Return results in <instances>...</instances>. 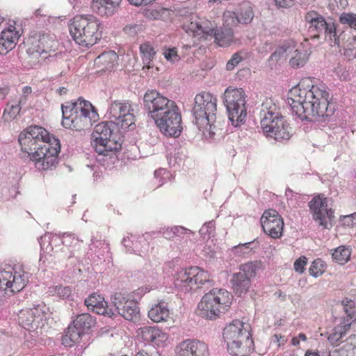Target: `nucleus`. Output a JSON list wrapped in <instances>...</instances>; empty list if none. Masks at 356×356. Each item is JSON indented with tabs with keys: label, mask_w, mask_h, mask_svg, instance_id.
<instances>
[{
	"label": "nucleus",
	"mask_w": 356,
	"mask_h": 356,
	"mask_svg": "<svg viewBox=\"0 0 356 356\" xmlns=\"http://www.w3.org/2000/svg\"><path fill=\"white\" fill-rule=\"evenodd\" d=\"M330 93L323 84H314L311 78L302 79L288 94V103L301 120L316 122L330 117L334 108L330 102Z\"/></svg>",
	"instance_id": "nucleus-1"
},
{
	"label": "nucleus",
	"mask_w": 356,
	"mask_h": 356,
	"mask_svg": "<svg viewBox=\"0 0 356 356\" xmlns=\"http://www.w3.org/2000/svg\"><path fill=\"white\" fill-rule=\"evenodd\" d=\"M61 108L62 125L73 131L88 129L99 119L97 109L90 102L81 97L76 101L65 102Z\"/></svg>",
	"instance_id": "nucleus-2"
},
{
	"label": "nucleus",
	"mask_w": 356,
	"mask_h": 356,
	"mask_svg": "<svg viewBox=\"0 0 356 356\" xmlns=\"http://www.w3.org/2000/svg\"><path fill=\"white\" fill-rule=\"evenodd\" d=\"M102 29V22L93 15H76L70 25V33L74 42L86 48L93 46L101 40Z\"/></svg>",
	"instance_id": "nucleus-3"
},
{
	"label": "nucleus",
	"mask_w": 356,
	"mask_h": 356,
	"mask_svg": "<svg viewBox=\"0 0 356 356\" xmlns=\"http://www.w3.org/2000/svg\"><path fill=\"white\" fill-rule=\"evenodd\" d=\"M223 338L233 356H248L253 350L250 326L238 319L233 320L225 327Z\"/></svg>",
	"instance_id": "nucleus-4"
},
{
	"label": "nucleus",
	"mask_w": 356,
	"mask_h": 356,
	"mask_svg": "<svg viewBox=\"0 0 356 356\" xmlns=\"http://www.w3.org/2000/svg\"><path fill=\"white\" fill-rule=\"evenodd\" d=\"M232 294L225 289L214 288L206 293L197 307V314L208 320H216L228 312L233 302Z\"/></svg>",
	"instance_id": "nucleus-5"
},
{
	"label": "nucleus",
	"mask_w": 356,
	"mask_h": 356,
	"mask_svg": "<svg viewBox=\"0 0 356 356\" xmlns=\"http://www.w3.org/2000/svg\"><path fill=\"white\" fill-rule=\"evenodd\" d=\"M193 108L195 123L204 135L208 134L211 137L215 135L216 112L217 99L211 93L202 92L196 95Z\"/></svg>",
	"instance_id": "nucleus-6"
},
{
	"label": "nucleus",
	"mask_w": 356,
	"mask_h": 356,
	"mask_svg": "<svg viewBox=\"0 0 356 356\" xmlns=\"http://www.w3.org/2000/svg\"><path fill=\"white\" fill-rule=\"evenodd\" d=\"M54 137L42 127L30 126L19 134L18 141L22 152L31 159Z\"/></svg>",
	"instance_id": "nucleus-7"
},
{
	"label": "nucleus",
	"mask_w": 356,
	"mask_h": 356,
	"mask_svg": "<svg viewBox=\"0 0 356 356\" xmlns=\"http://www.w3.org/2000/svg\"><path fill=\"white\" fill-rule=\"evenodd\" d=\"M247 95L239 88L228 87L224 92V104L227 108L228 117L234 127L243 124L247 117Z\"/></svg>",
	"instance_id": "nucleus-8"
},
{
	"label": "nucleus",
	"mask_w": 356,
	"mask_h": 356,
	"mask_svg": "<svg viewBox=\"0 0 356 356\" xmlns=\"http://www.w3.org/2000/svg\"><path fill=\"white\" fill-rule=\"evenodd\" d=\"M210 282V273L197 266L182 268L174 276L175 286L184 293L196 291Z\"/></svg>",
	"instance_id": "nucleus-9"
},
{
	"label": "nucleus",
	"mask_w": 356,
	"mask_h": 356,
	"mask_svg": "<svg viewBox=\"0 0 356 356\" xmlns=\"http://www.w3.org/2000/svg\"><path fill=\"white\" fill-rule=\"evenodd\" d=\"M112 127V123L102 122L95 128L92 135V145L99 154L108 155L110 152L121 149L120 138Z\"/></svg>",
	"instance_id": "nucleus-10"
},
{
	"label": "nucleus",
	"mask_w": 356,
	"mask_h": 356,
	"mask_svg": "<svg viewBox=\"0 0 356 356\" xmlns=\"http://www.w3.org/2000/svg\"><path fill=\"white\" fill-rule=\"evenodd\" d=\"M304 22L311 38L318 39L323 34L329 38L334 44L339 43L337 38L336 25L333 22H327L325 17L314 10H309L304 15Z\"/></svg>",
	"instance_id": "nucleus-11"
},
{
	"label": "nucleus",
	"mask_w": 356,
	"mask_h": 356,
	"mask_svg": "<svg viewBox=\"0 0 356 356\" xmlns=\"http://www.w3.org/2000/svg\"><path fill=\"white\" fill-rule=\"evenodd\" d=\"M144 104L150 117L155 121L170 112L178 110L175 101L162 95L155 90H147L144 95Z\"/></svg>",
	"instance_id": "nucleus-12"
},
{
	"label": "nucleus",
	"mask_w": 356,
	"mask_h": 356,
	"mask_svg": "<svg viewBox=\"0 0 356 356\" xmlns=\"http://www.w3.org/2000/svg\"><path fill=\"white\" fill-rule=\"evenodd\" d=\"M28 282V274L21 266H7L0 271V286L6 292L18 293Z\"/></svg>",
	"instance_id": "nucleus-13"
},
{
	"label": "nucleus",
	"mask_w": 356,
	"mask_h": 356,
	"mask_svg": "<svg viewBox=\"0 0 356 356\" xmlns=\"http://www.w3.org/2000/svg\"><path fill=\"white\" fill-rule=\"evenodd\" d=\"M60 151V140L54 137L49 140L43 149L39 150L30 160L34 162L35 167L39 170H52L58 162Z\"/></svg>",
	"instance_id": "nucleus-14"
},
{
	"label": "nucleus",
	"mask_w": 356,
	"mask_h": 356,
	"mask_svg": "<svg viewBox=\"0 0 356 356\" xmlns=\"http://www.w3.org/2000/svg\"><path fill=\"white\" fill-rule=\"evenodd\" d=\"M109 118L124 130L135 127L134 110L129 102H113L109 108Z\"/></svg>",
	"instance_id": "nucleus-15"
},
{
	"label": "nucleus",
	"mask_w": 356,
	"mask_h": 356,
	"mask_svg": "<svg viewBox=\"0 0 356 356\" xmlns=\"http://www.w3.org/2000/svg\"><path fill=\"white\" fill-rule=\"evenodd\" d=\"M257 265L254 262H248L240 266L239 271L234 273L230 280L234 292L241 296L249 291L251 280L256 276Z\"/></svg>",
	"instance_id": "nucleus-16"
},
{
	"label": "nucleus",
	"mask_w": 356,
	"mask_h": 356,
	"mask_svg": "<svg viewBox=\"0 0 356 356\" xmlns=\"http://www.w3.org/2000/svg\"><path fill=\"white\" fill-rule=\"evenodd\" d=\"M261 225L264 233L272 238L277 239L282 236L284 223L276 210H266L261 217Z\"/></svg>",
	"instance_id": "nucleus-17"
},
{
	"label": "nucleus",
	"mask_w": 356,
	"mask_h": 356,
	"mask_svg": "<svg viewBox=\"0 0 356 356\" xmlns=\"http://www.w3.org/2000/svg\"><path fill=\"white\" fill-rule=\"evenodd\" d=\"M113 303L118 314L126 320L136 321L140 318V309L138 302L128 298L120 292L115 293L113 296Z\"/></svg>",
	"instance_id": "nucleus-18"
},
{
	"label": "nucleus",
	"mask_w": 356,
	"mask_h": 356,
	"mask_svg": "<svg viewBox=\"0 0 356 356\" xmlns=\"http://www.w3.org/2000/svg\"><path fill=\"white\" fill-rule=\"evenodd\" d=\"M309 206L313 213L314 220L318 222L320 226L328 228V222L334 216L332 209H327V198L323 195H318L310 201Z\"/></svg>",
	"instance_id": "nucleus-19"
},
{
	"label": "nucleus",
	"mask_w": 356,
	"mask_h": 356,
	"mask_svg": "<svg viewBox=\"0 0 356 356\" xmlns=\"http://www.w3.org/2000/svg\"><path fill=\"white\" fill-rule=\"evenodd\" d=\"M175 356H209L208 345L197 339H186L175 348Z\"/></svg>",
	"instance_id": "nucleus-20"
},
{
	"label": "nucleus",
	"mask_w": 356,
	"mask_h": 356,
	"mask_svg": "<svg viewBox=\"0 0 356 356\" xmlns=\"http://www.w3.org/2000/svg\"><path fill=\"white\" fill-rule=\"evenodd\" d=\"M160 131L168 136L177 137L182 129L181 115L179 108L154 121Z\"/></svg>",
	"instance_id": "nucleus-21"
},
{
	"label": "nucleus",
	"mask_w": 356,
	"mask_h": 356,
	"mask_svg": "<svg viewBox=\"0 0 356 356\" xmlns=\"http://www.w3.org/2000/svg\"><path fill=\"white\" fill-rule=\"evenodd\" d=\"M264 134L278 142L288 140L291 137V128L284 117L278 118L272 123L261 127Z\"/></svg>",
	"instance_id": "nucleus-22"
},
{
	"label": "nucleus",
	"mask_w": 356,
	"mask_h": 356,
	"mask_svg": "<svg viewBox=\"0 0 356 356\" xmlns=\"http://www.w3.org/2000/svg\"><path fill=\"white\" fill-rule=\"evenodd\" d=\"M183 29L188 35L200 41L213 35L214 26L209 20L195 19L185 23Z\"/></svg>",
	"instance_id": "nucleus-23"
},
{
	"label": "nucleus",
	"mask_w": 356,
	"mask_h": 356,
	"mask_svg": "<svg viewBox=\"0 0 356 356\" xmlns=\"http://www.w3.org/2000/svg\"><path fill=\"white\" fill-rule=\"evenodd\" d=\"M44 312L40 306L22 309L18 314L19 323L26 330L36 329L42 321Z\"/></svg>",
	"instance_id": "nucleus-24"
},
{
	"label": "nucleus",
	"mask_w": 356,
	"mask_h": 356,
	"mask_svg": "<svg viewBox=\"0 0 356 356\" xmlns=\"http://www.w3.org/2000/svg\"><path fill=\"white\" fill-rule=\"evenodd\" d=\"M19 38V33L13 26L3 29L0 35V54L6 55L14 49Z\"/></svg>",
	"instance_id": "nucleus-25"
},
{
	"label": "nucleus",
	"mask_w": 356,
	"mask_h": 356,
	"mask_svg": "<svg viewBox=\"0 0 356 356\" xmlns=\"http://www.w3.org/2000/svg\"><path fill=\"white\" fill-rule=\"evenodd\" d=\"M261 127L272 123L273 121L283 117L280 113V108L272 98H266L261 108Z\"/></svg>",
	"instance_id": "nucleus-26"
},
{
	"label": "nucleus",
	"mask_w": 356,
	"mask_h": 356,
	"mask_svg": "<svg viewBox=\"0 0 356 356\" xmlns=\"http://www.w3.org/2000/svg\"><path fill=\"white\" fill-rule=\"evenodd\" d=\"M122 0H92L91 9L100 17H111L117 11Z\"/></svg>",
	"instance_id": "nucleus-27"
},
{
	"label": "nucleus",
	"mask_w": 356,
	"mask_h": 356,
	"mask_svg": "<svg viewBox=\"0 0 356 356\" xmlns=\"http://www.w3.org/2000/svg\"><path fill=\"white\" fill-rule=\"evenodd\" d=\"M311 53L309 40L305 38L300 46L292 53L289 59L290 66L294 69L302 67L307 63Z\"/></svg>",
	"instance_id": "nucleus-28"
},
{
	"label": "nucleus",
	"mask_w": 356,
	"mask_h": 356,
	"mask_svg": "<svg viewBox=\"0 0 356 356\" xmlns=\"http://www.w3.org/2000/svg\"><path fill=\"white\" fill-rule=\"evenodd\" d=\"M118 55L112 50L99 55L95 60V65L99 71L111 72L118 65Z\"/></svg>",
	"instance_id": "nucleus-29"
},
{
	"label": "nucleus",
	"mask_w": 356,
	"mask_h": 356,
	"mask_svg": "<svg viewBox=\"0 0 356 356\" xmlns=\"http://www.w3.org/2000/svg\"><path fill=\"white\" fill-rule=\"evenodd\" d=\"M54 40L48 35H42L37 40H34L28 49V52L31 55H42L52 51Z\"/></svg>",
	"instance_id": "nucleus-30"
},
{
	"label": "nucleus",
	"mask_w": 356,
	"mask_h": 356,
	"mask_svg": "<svg viewBox=\"0 0 356 356\" xmlns=\"http://www.w3.org/2000/svg\"><path fill=\"white\" fill-rule=\"evenodd\" d=\"M84 303L88 309L98 314H109L107 302L102 295L97 293L90 295L85 299Z\"/></svg>",
	"instance_id": "nucleus-31"
},
{
	"label": "nucleus",
	"mask_w": 356,
	"mask_h": 356,
	"mask_svg": "<svg viewBox=\"0 0 356 356\" xmlns=\"http://www.w3.org/2000/svg\"><path fill=\"white\" fill-rule=\"evenodd\" d=\"M225 17H230L233 22L236 19L239 23L248 24L252 22L254 17L252 5L250 2H244L241 5L238 15H236L234 13H228L225 15Z\"/></svg>",
	"instance_id": "nucleus-32"
},
{
	"label": "nucleus",
	"mask_w": 356,
	"mask_h": 356,
	"mask_svg": "<svg viewBox=\"0 0 356 356\" xmlns=\"http://www.w3.org/2000/svg\"><path fill=\"white\" fill-rule=\"evenodd\" d=\"M26 97L22 96L17 100H13L6 104L2 118L6 122H11L19 114L22 106L26 103Z\"/></svg>",
	"instance_id": "nucleus-33"
},
{
	"label": "nucleus",
	"mask_w": 356,
	"mask_h": 356,
	"mask_svg": "<svg viewBox=\"0 0 356 356\" xmlns=\"http://www.w3.org/2000/svg\"><path fill=\"white\" fill-rule=\"evenodd\" d=\"M72 323L84 335L95 325L96 319L90 314L83 313L77 315Z\"/></svg>",
	"instance_id": "nucleus-34"
},
{
	"label": "nucleus",
	"mask_w": 356,
	"mask_h": 356,
	"mask_svg": "<svg viewBox=\"0 0 356 356\" xmlns=\"http://www.w3.org/2000/svg\"><path fill=\"white\" fill-rule=\"evenodd\" d=\"M170 316V310L163 302L154 305L148 312V317L155 323L168 321Z\"/></svg>",
	"instance_id": "nucleus-35"
},
{
	"label": "nucleus",
	"mask_w": 356,
	"mask_h": 356,
	"mask_svg": "<svg viewBox=\"0 0 356 356\" xmlns=\"http://www.w3.org/2000/svg\"><path fill=\"white\" fill-rule=\"evenodd\" d=\"M82 336L83 334L71 323L62 337V344L65 347H72L81 341Z\"/></svg>",
	"instance_id": "nucleus-36"
},
{
	"label": "nucleus",
	"mask_w": 356,
	"mask_h": 356,
	"mask_svg": "<svg viewBox=\"0 0 356 356\" xmlns=\"http://www.w3.org/2000/svg\"><path fill=\"white\" fill-rule=\"evenodd\" d=\"M216 42L220 47H227L234 42V32L229 28H223L213 31Z\"/></svg>",
	"instance_id": "nucleus-37"
},
{
	"label": "nucleus",
	"mask_w": 356,
	"mask_h": 356,
	"mask_svg": "<svg viewBox=\"0 0 356 356\" xmlns=\"http://www.w3.org/2000/svg\"><path fill=\"white\" fill-rule=\"evenodd\" d=\"M140 53L143 62L145 64L143 67V70L152 68V61L156 55V51L152 44L148 42L141 44L140 46Z\"/></svg>",
	"instance_id": "nucleus-38"
},
{
	"label": "nucleus",
	"mask_w": 356,
	"mask_h": 356,
	"mask_svg": "<svg viewBox=\"0 0 356 356\" xmlns=\"http://www.w3.org/2000/svg\"><path fill=\"white\" fill-rule=\"evenodd\" d=\"M351 250L346 246L337 248L332 254L333 260L340 265L346 264L350 258Z\"/></svg>",
	"instance_id": "nucleus-39"
},
{
	"label": "nucleus",
	"mask_w": 356,
	"mask_h": 356,
	"mask_svg": "<svg viewBox=\"0 0 356 356\" xmlns=\"http://www.w3.org/2000/svg\"><path fill=\"white\" fill-rule=\"evenodd\" d=\"M350 323H346L343 326L335 327L332 332L327 337L328 341L332 346H337L340 343L342 337L346 333L347 330L350 328Z\"/></svg>",
	"instance_id": "nucleus-40"
},
{
	"label": "nucleus",
	"mask_w": 356,
	"mask_h": 356,
	"mask_svg": "<svg viewBox=\"0 0 356 356\" xmlns=\"http://www.w3.org/2000/svg\"><path fill=\"white\" fill-rule=\"evenodd\" d=\"M172 11L168 8L149 9L145 13V16L150 19L168 20L170 18Z\"/></svg>",
	"instance_id": "nucleus-41"
},
{
	"label": "nucleus",
	"mask_w": 356,
	"mask_h": 356,
	"mask_svg": "<svg viewBox=\"0 0 356 356\" xmlns=\"http://www.w3.org/2000/svg\"><path fill=\"white\" fill-rule=\"evenodd\" d=\"M341 305L343 307V311L346 314V321L347 323H350L355 317V302L350 298H345L341 301Z\"/></svg>",
	"instance_id": "nucleus-42"
},
{
	"label": "nucleus",
	"mask_w": 356,
	"mask_h": 356,
	"mask_svg": "<svg viewBox=\"0 0 356 356\" xmlns=\"http://www.w3.org/2000/svg\"><path fill=\"white\" fill-rule=\"evenodd\" d=\"M48 292L51 296H58L65 299L69 298L72 294V289L68 286H52L49 288Z\"/></svg>",
	"instance_id": "nucleus-43"
},
{
	"label": "nucleus",
	"mask_w": 356,
	"mask_h": 356,
	"mask_svg": "<svg viewBox=\"0 0 356 356\" xmlns=\"http://www.w3.org/2000/svg\"><path fill=\"white\" fill-rule=\"evenodd\" d=\"M156 329V326H145L140 327L136 331L137 337H140L144 341L152 342Z\"/></svg>",
	"instance_id": "nucleus-44"
},
{
	"label": "nucleus",
	"mask_w": 356,
	"mask_h": 356,
	"mask_svg": "<svg viewBox=\"0 0 356 356\" xmlns=\"http://www.w3.org/2000/svg\"><path fill=\"white\" fill-rule=\"evenodd\" d=\"M325 268L326 266L324 261L321 259H316L312 262L309 268V273L312 276L317 277L325 271Z\"/></svg>",
	"instance_id": "nucleus-45"
},
{
	"label": "nucleus",
	"mask_w": 356,
	"mask_h": 356,
	"mask_svg": "<svg viewBox=\"0 0 356 356\" xmlns=\"http://www.w3.org/2000/svg\"><path fill=\"white\" fill-rule=\"evenodd\" d=\"M168 334L156 327L152 343L159 347H163L166 346V342L168 341Z\"/></svg>",
	"instance_id": "nucleus-46"
},
{
	"label": "nucleus",
	"mask_w": 356,
	"mask_h": 356,
	"mask_svg": "<svg viewBox=\"0 0 356 356\" xmlns=\"http://www.w3.org/2000/svg\"><path fill=\"white\" fill-rule=\"evenodd\" d=\"M341 24L348 25L351 29L356 30V14L352 13H343L339 17Z\"/></svg>",
	"instance_id": "nucleus-47"
},
{
	"label": "nucleus",
	"mask_w": 356,
	"mask_h": 356,
	"mask_svg": "<svg viewBox=\"0 0 356 356\" xmlns=\"http://www.w3.org/2000/svg\"><path fill=\"white\" fill-rule=\"evenodd\" d=\"M243 54V51H238L234 54L232 58L227 62L226 65V69L227 70H232L242 60Z\"/></svg>",
	"instance_id": "nucleus-48"
},
{
	"label": "nucleus",
	"mask_w": 356,
	"mask_h": 356,
	"mask_svg": "<svg viewBox=\"0 0 356 356\" xmlns=\"http://www.w3.org/2000/svg\"><path fill=\"white\" fill-rule=\"evenodd\" d=\"M165 58L172 63L177 62L179 60V56L177 54L176 48H170L163 52Z\"/></svg>",
	"instance_id": "nucleus-49"
},
{
	"label": "nucleus",
	"mask_w": 356,
	"mask_h": 356,
	"mask_svg": "<svg viewBox=\"0 0 356 356\" xmlns=\"http://www.w3.org/2000/svg\"><path fill=\"white\" fill-rule=\"evenodd\" d=\"M306 265L307 258L305 256H302L294 262L293 268L296 272L302 273Z\"/></svg>",
	"instance_id": "nucleus-50"
},
{
	"label": "nucleus",
	"mask_w": 356,
	"mask_h": 356,
	"mask_svg": "<svg viewBox=\"0 0 356 356\" xmlns=\"http://www.w3.org/2000/svg\"><path fill=\"white\" fill-rule=\"evenodd\" d=\"M277 8H288L293 5L294 0H273Z\"/></svg>",
	"instance_id": "nucleus-51"
},
{
	"label": "nucleus",
	"mask_w": 356,
	"mask_h": 356,
	"mask_svg": "<svg viewBox=\"0 0 356 356\" xmlns=\"http://www.w3.org/2000/svg\"><path fill=\"white\" fill-rule=\"evenodd\" d=\"M273 337L274 342L276 343L279 347L283 346L286 343L284 337L280 334H275Z\"/></svg>",
	"instance_id": "nucleus-52"
},
{
	"label": "nucleus",
	"mask_w": 356,
	"mask_h": 356,
	"mask_svg": "<svg viewBox=\"0 0 356 356\" xmlns=\"http://www.w3.org/2000/svg\"><path fill=\"white\" fill-rule=\"evenodd\" d=\"M346 49L348 50H355L356 49V38L352 37L348 39Z\"/></svg>",
	"instance_id": "nucleus-53"
},
{
	"label": "nucleus",
	"mask_w": 356,
	"mask_h": 356,
	"mask_svg": "<svg viewBox=\"0 0 356 356\" xmlns=\"http://www.w3.org/2000/svg\"><path fill=\"white\" fill-rule=\"evenodd\" d=\"M302 6H308L314 3L316 0H296Z\"/></svg>",
	"instance_id": "nucleus-54"
},
{
	"label": "nucleus",
	"mask_w": 356,
	"mask_h": 356,
	"mask_svg": "<svg viewBox=\"0 0 356 356\" xmlns=\"http://www.w3.org/2000/svg\"><path fill=\"white\" fill-rule=\"evenodd\" d=\"M8 90L6 88L0 87V99H3L8 95Z\"/></svg>",
	"instance_id": "nucleus-55"
},
{
	"label": "nucleus",
	"mask_w": 356,
	"mask_h": 356,
	"mask_svg": "<svg viewBox=\"0 0 356 356\" xmlns=\"http://www.w3.org/2000/svg\"><path fill=\"white\" fill-rule=\"evenodd\" d=\"M291 344L294 346H298L300 344V340L298 336L294 337L291 339Z\"/></svg>",
	"instance_id": "nucleus-56"
},
{
	"label": "nucleus",
	"mask_w": 356,
	"mask_h": 356,
	"mask_svg": "<svg viewBox=\"0 0 356 356\" xmlns=\"http://www.w3.org/2000/svg\"><path fill=\"white\" fill-rule=\"evenodd\" d=\"M136 356H151L147 351L144 350H139Z\"/></svg>",
	"instance_id": "nucleus-57"
},
{
	"label": "nucleus",
	"mask_w": 356,
	"mask_h": 356,
	"mask_svg": "<svg viewBox=\"0 0 356 356\" xmlns=\"http://www.w3.org/2000/svg\"><path fill=\"white\" fill-rule=\"evenodd\" d=\"M305 356H321L318 353L312 350H307Z\"/></svg>",
	"instance_id": "nucleus-58"
},
{
	"label": "nucleus",
	"mask_w": 356,
	"mask_h": 356,
	"mask_svg": "<svg viewBox=\"0 0 356 356\" xmlns=\"http://www.w3.org/2000/svg\"><path fill=\"white\" fill-rule=\"evenodd\" d=\"M32 92L31 88L29 86H26L23 88V93L24 95H29L31 94ZM26 97V95H24Z\"/></svg>",
	"instance_id": "nucleus-59"
},
{
	"label": "nucleus",
	"mask_w": 356,
	"mask_h": 356,
	"mask_svg": "<svg viewBox=\"0 0 356 356\" xmlns=\"http://www.w3.org/2000/svg\"><path fill=\"white\" fill-rule=\"evenodd\" d=\"M102 175V172H95L94 173L95 181H99L98 179L101 178Z\"/></svg>",
	"instance_id": "nucleus-60"
},
{
	"label": "nucleus",
	"mask_w": 356,
	"mask_h": 356,
	"mask_svg": "<svg viewBox=\"0 0 356 356\" xmlns=\"http://www.w3.org/2000/svg\"><path fill=\"white\" fill-rule=\"evenodd\" d=\"M298 336L300 341H306L307 340V337L304 333H300Z\"/></svg>",
	"instance_id": "nucleus-61"
},
{
	"label": "nucleus",
	"mask_w": 356,
	"mask_h": 356,
	"mask_svg": "<svg viewBox=\"0 0 356 356\" xmlns=\"http://www.w3.org/2000/svg\"><path fill=\"white\" fill-rule=\"evenodd\" d=\"M67 88L65 87H61L59 88L60 95L65 94L67 92Z\"/></svg>",
	"instance_id": "nucleus-62"
},
{
	"label": "nucleus",
	"mask_w": 356,
	"mask_h": 356,
	"mask_svg": "<svg viewBox=\"0 0 356 356\" xmlns=\"http://www.w3.org/2000/svg\"><path fill=\"white\" fill-rule=\"evenodd\" d=\"M125 242H126V239H125V238H124V240H123V243H124V245H126Z\"/></svg>",
	"instance_id": "nucleus-63"
}]
</instances>
